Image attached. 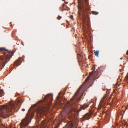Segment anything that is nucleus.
<instances>
[{
  "label": "nucleus",
  "mask_w": 128,
  "mask_h": 128,
  "mask_svg": "<svg viewBox=\"0 0 128 128\" xmlns=\"http://www.w3.org/2000/svg\"><path fill=\"white\" fill-rule=\"evenodd\" d=\"M70 18H71L72 19H73V16H70Z\"/></svg>",
  "instance_id": "nucleus-21"
},
{
  "label": "nucleus",
  "mask_w": 128,
  "mask_h": 128,
  "mask_svg": "<svg viewBox=\"0 0 128 128\" xmlns=\"http://www.w3.org/2000/svg\"><path fill=\"white\" fill-rule=\"evenodd\" d=\"M57 98H58V99H59V98H60V96H57Z\"/></svg>",
  "instance_id": "nucleus-23"
},
{
  "label": "nucleus",
  "mask_w": 128,
  "mask_h": 128,
  "mask_svg": "<svg viewBox=\"0 0 128 128\" xmlns=\"http://www.w3.org/2000/svg\"><path fill=\"white\" fill-rule=\"evenodd\" d=\"M21 59V58H20L19 59L15 62V64L17 66H18L21 64L22 62L20 61Z\"/></svg>",
  "instance_id": "nucleus-9"
},
{
  "label": "nucleus",
  "mask_w": 128,
  "mask_h": 128,
  "mask_svg": "<svg viewBox=\"0 0 128 128\" xmlns=\"http://www.w3.org/2000/svg\"><path fill=\"white\" fill-rule=\"evenodd\" d=\"M76 52L78 54H80L81 52L80 51V49L79 48H78Z\"/></svg>",
  "instance_id": "nucleus-15"
},
{
  "label": "nucleus",
  "mask_w": 128,
  "mask_h": 128,
  "mask_svg": "<svg viewBox=\"0 0 128 128\" xmlns=\"http://www.w3.org/2000/svg\"><path fill=\"white\" fill-rule=\"evenodd\" d=\"M96 65H94L92 68L93 70V71L91 72H90L89 75L88 76V85L90 86H88V88L92 86L94 82V80H95V77L97 76L98 74V70H97L93 74L94 71L96 69Z\"/></svg>",
  "instance_id": "nucleus-5"
},
{
  "label": "nucleus",
  "mask_w": 128,
  "mask_h": 128,
  "mask_svg": "<svg viewBox=\"0 0 128 128\" xmlns=\"http://www.w3.org/2000/svg\"><path fill=\"white\" fill-rule=\"evenodd\" d=\"M83 10L84 11V12L85 13H86V14H87L88 13V10L87 8H83Z\"/></svg>",
  "instance_id": "nucleus-11"
},
{
  "label": "nucleus",
  "mask_w": 128,
  "mask_h": 128,
  "mask_svg": "<svg viewBox=\"0 0 128 128\" xmlns=\"http://www.w3.org/2000/svg\"><path fill=\"white\" fill-rule=\"evenodd\" d=\"M22 111L24 112V111H25V110L24 109H22Z\"/></svg>",
  "instance_id": "nucleus-25"
},
{
  "label": "nucleus",
  "mask_w": 128,
  "mask_h": 128,
  "mask_svg": "<svg viewBox=\"0 0 128 128\" xmlns=\"http://www.w3.org/2000/svg\"><path fill=\"white\" fill-rule=\"evenodd\" d=\"M89 105H90L92 106H94V103L93 102H91L89 104H88V106Z\"/></svg>",
  "instance_id": "nucleus-18"
},
{
  "label": "nucleus",
  "mask_w": 128,
  "mask_h": 128,
  "mask_svg": "<svg viewBox=\"0 0 128 128\" xmlns=\"http://www.w3.org/2000/svg\"><path fill=\"white\" fill-rule=\"evenodd\" d=\"M62 18V17L60 16H59L57 18V19L58 20H60Z\"/></svg>",
  "instance_id": "nucleus-20"
},
{
  "label": "nucleus",
  "mask_w": 128,
  "mask_h": 128,
  "mask_svg": "<svg viewBox=\"0 0 128 128\" xmlns=\"http://www.w3.org/2000/svg\"><path fill=\"white\" fill-rule=\"evenodd\" d=\"M88 76L86 78L83 84L77 90L69 103L70 107V109L69 110V112L72 114H74V112H76L78 114L82 109L84 110L85 108L88 107V105H84V106H82L79 110H77V104L76 103L77 101L80 100L84 91L88 88Z\"/></svg>",
  "instance_id": "nucleus-1"
},
{
  "label": "nucleus",
  "mask_w": 128,
  "mask_h": 128,
  "mask_svg": "<svg viewBox=\"0 0 128 128\" xmlns=\"http://www.w3.org/2000/svg\"><path fill=\"white\" fill-rule=\"evenodd\" d=\"M20 101L19 100H18V103H20Z\"/></svg>",
  "instance_id": "nucleus-26"
},
{
  "label": "nucleus",
  "mask_w": 128,
  "mask_h": 128,
  "mask_svg": "<svg viewBox=\"0 0 128 128\" xmlns=\"http://www.w3.org/2000/svg\"><path fill=\"white\" fill-rule=\"evenodd\" d=\"M106 98V97H104L102 99V100H101V102H104V100L105 98Z\"/></svg>",
  "instance_id": "nucleus-16"
},
{
  "label": "nucleus",
  "mask_w": 128,
  "mask_h": 128,
  "mask_svg": "<svg viewBox=\"0 0 128 128\" xmlns=\"http://www.w3.org/2000/svg\"><path fill=\"white\" fill-rule=\"evenodd\" d=\"M44 107H43L41 108H39L37 110V112L38 114H42L44 112L45 110H44Z\"/></svg>",
  "instance_id": "nucleus-7"
},
{
  "label": "nucleus",
  "mask_w": 128,
  "mask_h": 128,
  "mask_svg": "<svg viewBox=\"0 0 128 128\" xmlns=\"http://www.w3.org/2000/svg\"><path fill=\"white\" fill-rule=\"evenodd\" d=\"M2 122V120H1V119L0 118V122Z\"/></svg>",
  "instance_id": "nucleus-31"
},
{
  "label": "nucleus",
  "mask_w": 128,
  "mask_h": 128,
  "mask_svg": "<svg viewBox=\"0 0 128 128\" xmlns=\"http://www.w3.org/2000/svg\"><path fill=\"white\" fill-rule=\"evenodd\" d=\"M81 0H78V1H80Z\"/></svg>",
  "instance_id": "nucleus-33"
},
{
  "label": "nucleus",
  "mask_w": 128,
  "mask_h": 128,
  "mask_svg": "<svg viewBox=\"0 0 128 128\" xmlns=\"http://www.w3.org/2000/svg\"><path fill=\"white\" fill-rule=\"evenodd\" d=\"M122 58H121V60H122Z\"/></svg>",
  "instance_id": "nucleus-34"
},
{
  "label": "nucleus",
  "mask_w": 128,
  "mask_h": 128,
  "mask_svg": "<svg viewBox=\"0 0 128 128\" xmlns=\"http://www.w3.org/2000/svg\"><path fill=\"white\" fill-rule=\"evenodd\" d=\"M61 94V92H60L59 93V95H60Z\"/></svg>",
  "instance_id": "nucleus-29"
},
{
  "label": "nucleus",
  "mask_w": 128,
  "mask_h": 128,
  "mask_svg": "<svg viewBox=\"0 0 128 128\" xmlns=\"http://www.w3.org/2000/svg\"><path fill=\"white\" fill-rule=\"evenodd\" d=\"M126 54L128 55V50L127 51V52L126 53Z\"/></svg>",
  "instance_id": "nucleus-27"
},
{
  "label": "nucleus",
  "mask_w": 128,
  "mask_h": 128,
  "mask_svg": "<svg viewBox=\"0 0 128 128\" xmlns=\"http://www.w3.org/2000/svg\"><path fill=\"white\" fill-rule=\"evenodd\" d=\"M87 25H88V24H87Z\"/></svg>",
  "instance_id": "nucleus-36"
},
{
  "label": "nucleus",
  "mask_w": 128,
  "mask_h": 128,
  "mask_svg": "<svg viewBox=\"0 0 128 128\" xmlns=\"http://www.w3.org/2000/svg\"><path fill=\"white\" fill-rule=\"evenodd\" d=\"M4 93V90H0V94Z\"/></svg>",
  "instance_id": "nucleus-17"
},
{
  "label": "nucleus",
  "mask_w": 128,
  "mask_h": 128,
  "mask_svg": "<svg viewBox=\"0 0 128 128\" xmlns=\"http://www.w3.org/2000/svg\"><path fill=\"white\" fill-rule=\"evenodd\" d=\"M78 8L79 9H82V8L80 7H79Z\"/></svg>",
  "instance_id": "nucleus-24"
},
{
  "label": "nucleus",
  "mask_w": 128,
  "mask_h": 128,
  "mask_svg": "<svg viewBox=\"0 0 128 128\" xmlns=\"http://www.w3.org/2000/svg\"><path fill=\"white\" fill-rule=\"evenodd\" d=\"M78 57L79 62H80L82 63L83 58L80 54H78Z\"/></svg>",
  "instance_id": "nucleus-8"
},
{
  "label": "nucleus",
  "mask_w": 128,
  "mask_h": 128,
  "mask_svg": "<svg viewBox=\"0 0 128 128\" xmlns=\"http://www.w3.org/2000/svg\"><path fill=\"white\" fill-rule=\"evenodd\" d=\"M88 10H90V9H89V8H88Z\"/></svg>",
  "instance_id": "nucleus-32"
},
{
  "label": "nucleus",
  "mask_w": 128,
  "mask_h": 128,
  "mask_svg": "<svg viewBox=\"0 0 128 128\" xmlns=\"http://www.w3.org/2000/svg\"><path fill=\"white\" fill-rule=\"evenodd\" d=\"M53 97L52 94H48L44 97L43 100L39 102L38 103L46 102L45 104H51L52 100Z\"/></svg>",
  "instance_id": "nucleus-6"
},
{
  "label": "nucleus",
  "mask_w": 128,
  "mask_h": 128,
  "mask_svg": "<svg viewBox=\"0 0 128 128\" xmlns=\"http://www.w3.org/2000/svg\"><path fill=\"white\" fill-rule=\"evenodd\" d=\"M34 114V112L31 111L30 109L28 110L25 118L22 120L20 124V128L28 126L30 122L31 119L33 118Z\"/></svg>",
  "instance_id": "nucleus-4"
},
{
  "label": "nucleus",
  "mask_w": 128,
  "mask_h": 128,
  "mask_svg": "<svg viewBox=\"0 0 128 128\" xmlns=\"http://www.w3.org/2000/svg\"><path fill=\"white\" fill-rule=\"evenodd\" d=\"M0 51L4 52V59L2 56H0V68L2 70L6 64L9 62L14 53L11 51L6 50L5 48H0Z\"/></svg>",
  "instance_id": "nucleus-3"
},
{
  "label": "nucleus",
  "mask_w": 128,
  "mask_h": 128,
  "mask_svg": "<svg viewBox=\"0 0 128 128\" xmlns=\"http://www.w3.org/2000/svg\"><path fill=\"white\" fill-rule=\"evenodd\" d=\"M88 31H89V30H88Z\"/></svg>",
  "instance_id": "nucleus-35"
},
{
  "label": "nucleus",
  "mask_w": 128,
  "mask_h": 128,
  "mask_svg": "<svg viewBox=\"0 0 128 128\" xmlns=\"http://www.w3.org/2000/svg\"><path fill=\"white\" fill-rule=\"evenodd\" d=\"M65 4H62V6H63V8H62V11L66 10L65 9H64V7L65 6Z\"/></svg>",
  "instance_id": "nucleus-19"
},
{
  "label": "nucleus",
  "mask_w": 128,
  "mask_h": 128,
  "mask_svg": "<svg viewBox=\"0 0 128 128\" xmlns=\"http://www.w3.org/2000/svg\"><path fill=\"white\" fill-rule=\"evenodd\" d=\"M17 104L14 102H10L8 105L4 106L3 109L1 111L2 114V116L4 118H6L9 116L10 114L19 109V107L17 106Z\"/></svg>",
  "instance_id": "nucleus-2"
},
{
  "label": "nucleus",
  "mask_w": 128,
  "mask_h": 128,
  "mask_svg": "<svg viewBox=\"0 0 128 128\" xmlns=\"http://www.w3.org/2000/svg\"><path fill=\"white\" fill-rule=\"evenodd\" d=\"M92 14L95 15H97L98 14V12L94 11L92 12Z\"/></svg>",
  "instance_id": "nucleus-14"
},
{
  "label": "nucleus",
  "mask_w": 128,
  "mask_h": 128,
  "mask_svg": "<svg viewBox=\"0 0 128 128\" xmlns=\"http://www.w3.org/2000/svg\"><path fill=\"white\" fill-rule=\"evenodd\" d=\"M85 2H86L87 4L88 3V0H84Z\"/></svg>",
  "instance_id": "nucleus-22"
},
{
  "label": "nucleus",
  "mask_w": 128,
  "mask_h": 128,
  "mask_svg": "<svg viewBox=\"0 0 128 128\" xmlns=\"http://www.w3.org/2000/svg\"><path fill=\"white\" fill-rule=\"evenodd\" d=\"M99 51H96V52H95V55L97 57H99Z\"/></svg>",
  "instance_id": "nucleus-12"
},
{
  "label": "nucleus",
  "mask_w": 128,
  "mask_h": 128,
  "mask_svg": "<svg viewBox=\"0 0 128 128\" xmlns=\"http://www.w3.org/2000/svg\"><path fill=\"white\" fill-rule=\"evenodd\" d=\"M22 44L24 46V43L23 42H22Z\"/></svg>",
  "instance_id": "nucleus-30"
},
{
  "label": "nucleus",
  "mask_w": 128,
  "mask_h": 128,
  "mask_svg": "<svg viewBox=\"0 0 128 128\" xmlns=\"http://www.w3.org/2000/svg\"><path fill=\"white\" fill-rule=\"evenodd\" d=\"M68 127V128H72L73 127V124L71 122L68 124L64 128H66L67 127Z\"/></svg>",
  "instance_id": "nucleus-10"
},
{
  "label": "nucleus",
  "mask_w": 128,
  "mask_h": 128,
  "mask_svg": "<svg viewBox=\"0 0 128 128\" xmlns=\"http://www.w3.org/2000/svg\"><path fill=\"white\" fill-rule=\"evenodd\" d=\"M88 30H89L90 29V26H89V22H88Z\"/></svg>",
  "instance_id": "nucleus-28"
},
{
  "label": "nucleus",
  "mask_w": 128,
  "mask_h": 128,
  "mask_svg": "<svg viewBox=\"0 0 128 128\" xmlns=\"http://www.w3.org/2000/svg\"><path fill=\"white\" fill-rule=\"evenodd\" d=\"M92 114V111L91 110H90L89 112H88V120L90 118L89 117L90 115H91Z\"/></svg>",
  "instance_id": "nucleus-13"
}]
</instances>
